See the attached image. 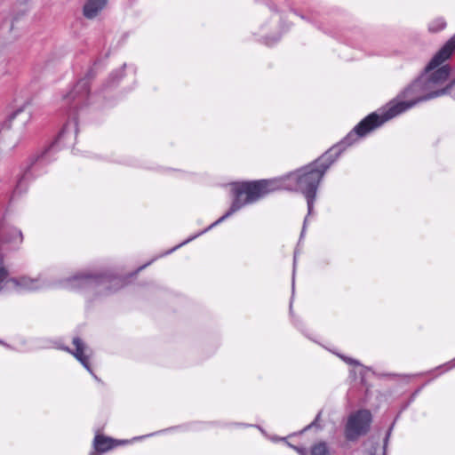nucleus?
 Here are the masks:
<instances>
[{"mask_svg":"<svg viewBox=\"0 0 455 455\" xmlns=\"http://www.w3.org/2000/svg\"><path fill=\"white\" fill-rule=\"evenodd\" d=\"M444 366L447 367V370H450V369H452L453 367H455V359L449 362L447 364H445Z\"/></svg>","mask_w":455,"mask_h":455,"instance_id":"nucleus-21","label":"nucleus"},{"mask_svg":"<svg viewBox=\"0 0 455 455\" xmlns=\"http://www.w3.org/2000/svg\"><path fill=\"white\" fill-rule=\"evenodd\" d=\"M149 264H150V262H149V263H148V264H147V266H148V265H149ZM145 267H146V265L141 266V267L139 268V270H140V269L144 268Z\"/></svg>","mask_w":455,"mask_h":455,"instance_id":"nucleus-22","label":"nucleus"},{"mask_svg":"<svg viewBox=\"0 0 455 455\" xmlns=\"http://www.w3.org/2000/svg\"><path fill=\"white\" fill-rule=\"evenodd\" d=\"M290 447H291L293 450H295L300 455H307L306 450L304 448H299L294 445H291V443H288Z\"/></svg>","mask_w":455,"mask_h":455,"instance_id":"nucleus-16","label":"nucleus"},{"mask_svg":"<svg viewBox=\"0 0 455 455\" xmlns=\"http://www.w3.org/2000/svg\"><path fill=\"white\" fill-rule=\"evenodd\" d=\"M9 273L8 271L1 267H0V291L2 290V283L4 282L12 283L18 291H34L40 289H43L46 286L44 280H43L40 276L36 278H31L28 276H21L20 278H10L8 279Z\"/></svg>","mask_w":455,"mask_h":455,"instance_id":"nucleus-7","label":"nucleus"},{"mask_svg":"<svg viewBox=\"0 0 455 455\" xmlns=\"http://www.w3.org/2000/svg\"><path fill=\"white\" fill-rule=\"evenodd\" d=\"M123 74H124V70L120 69L118 71L112 73L110 75L109 79L111 80L112 83H115L116 81L119 80L123 76Z\"/></svg>","mask_w":455,"mask_h":455,"instance_id":"nucleus-15","label":"nucleus"},{"mask_svg":"<svg viewBox=\"0 0 455 455\" xmlns=\"http://www.w3.org/2000/svg\"><path fill=\"white\" fill-rule=\"evenodd\" d=\"M310 455H328V448L325 443H319L311 448Z\"/></svg>","mask_w":455,"mask_h":455,"instance_id":"nucleus-13","label":"nucleus"},{"mask_svg":"<svg viewBox=\"0 0 455 455\" xmlns=\"http://www.w3.org/2000/svg\"><path fill=\"white\" fill-rule=\"evenodd\" d=\"M453 83H455V80L453 81Z\"/></svg>","mask_w":455,"mask_h":455,"instance_id":"nucleus-25","label":"nucleus"},{"mask_svg":"<svg viewBox=\"0 0 455 455\" xmlns=\"http://www.w3.org/2000/svg\"><path fill=\"white\" fill-rule=\"evenodd\" d=\"M371 422V414L367 410H360L350 415L346 426V437L353 441L366 434Z\"/></svg>","mask_w":455,"mask_h":455,"instance_id":"nucleus-6","label":"nucleus"},{"mask_svg":"<svg viewBox=\"0 0 455 455\" xmlns=\"http://www.w3.org/2000/svg\"><path fill=\"white\" fill-rule=\"evenodd\" d=\"M319 418H320V413L317 414L315 419L311 424H309L307 427H306L304 430H307V429L312 427L313 426H315L316 421L318 420Z\"/></svg>","mask_w":455,"mask_h":455,"instance_id":"nucleus-18","label":"nucleus"},{"mask_svg":"<svg viewBox=\"0 0 455 455\" xmlns=\"http://www.w3.org/2000/svg\"><path fill=\"white\" fill-rule=\"evenodd\" d=\"M338 356L340 357L345 363H347L348 364H351V365H360V363L357 360H355V359L347 357V356L343 355H339V354H338Z\"/></svg>","mask_w":455,"mask_h":455,"instance_id":"nucleus-14","label":"nucleus"},{"mask_svg":"<svg viewBox=\"0 0 455 455\" xmlns=\"http://www.w3.org/2000/svg\"><path fill=\"white\" fill-rule=\"evenodd\" d=\"M124 284V279L110 273L83 270L65 279L62 287L95 295H107L117 291Z\"/></svg>","mask_w":455,"mask_h":455,"instance_id":"nucleus-4","label":"nucleus"},{"mask_svg":"<svg viewBox=\"0 0 455 455\" xmlns=\"http://www.w3.org/2000/svg\"><path fill=\"white\" fill-rule=\"evenodd\" d=\"M73 344L76 347L75 350H71L68 347H62L60 348L72 354L81 363V364L93 376V378L95 379H98L89 363V359L92 355L91 349L78 337H75L73 339Z\"/></svg>","mask_w":455,"mask_h":455,"instance_id":"nucleus-8","label":"nucleus"},{"mask_svg":"<svg viewBox=\"0 0 455 455\" xmlns=\"http://www.w3.org/2000/svg\"><path fill=\"white\" fill-rule=\"evenodd\" d=\"M108 0H86L83 12L87 19L95 18L107 5Z\"/></svg>","mask_w":455,"mask_h":455,"instance_id":"nucleus-9","label":"nucleus"},{"mask_svg":"<svg viewBox=\"0 0 455 455\" xmlns=\"http://www.w3.org/2000/svg\"><path fill=\"white\" fill-rule=\"evenodd\" d=\"M93 76V71L90 70L84 77L78 80L74 87L63 96L65 104L73 109L87 105L90 99V83Z\"/></svg>","mask_w":455,"mask_h":455,"instance_id":"nucleus-5","label":"nucleus"},{"mask_svg":"<svg viewBox=\"0 0 455 455\" xmlns=\"http://www.w3.org/2000/svg\"><path fill=\"white\" fill-rule=\"evenodd\" d=\"M388 113L389 107L387 106L384 109L370 114L357 124L339 144L330 148L314 162L283 178L261 180L235 185L232 189L234 200L229 210L208 228L188 237L187 240L167 251L166 254L174 251L176 249L211 230L243 206L253 204L275 190L285 189L302 193L307 199V215H310L313 212L318 186L328 169L347 147L351 146L359 138L366 136L368 133L390 120L391 118H387Z\"/></svg>","mask_w":455,"mask_h":455,"instance_id":"nucleus-1","label":"nucleus"},{"mask_svg":"<svg viewBox=\"0 0 455 455\" xmlns=\"http://www.w3.org/2000/svg\"><path fill=\"white\" fill-rule=\"evenodd\" d=\"M30 118L31 109L27 104L14 111L10 116L9 122L13 124H27L30 120Z\"/></svg>","mask_w":455,"mask_h":455,"instance_id":"nucleus-10","label":"nucleus"},{"mask_svg":"<svg viewBox=\"0 0 455 455\" xmlns=\"http://www.w3.org/2000/svg\"><path fill=\"white\" fill-rule=\"evenodd\" d=\"M279 39H280V36H276V37H275V38H274V39H272V40H269V41H268V39H267L266 44L270 45V44H275V42H277Z\"/></svg>","mask_w":455,"mask_h":455,"instance_id":"nucleus-20","label":"nucleus"},{"mask_svg":"<svg viewBox=\"0 0 455 455\" xmlns=\"http://www.w3.org/2000/svg\"><path fill=\"white\" fill-rule=\"evenodd\" d=\"M77 132L78 128L76 117H69L59 132L55 141L41 153L36 154L29 158L24 172L17 181L13 191L14 195H20L26 191L28 181L32 178L33 172L38 167L48 164L57 148L74 145Z\"/></svg>","mask_w":455,"mask_h":455,"instance_id":"nucleus-3","label":"nucleus"},{"mask_svg":"<svg viewBox=\"0 0 455 455\" xmlns=\"http://www.w3.org/2000/svg\"><path fill=\"white\" fill-rule=\"evenodd\" d=\"M94 448L100 453H104L117 445V441L105 437L103 435H96L94 438Z\"/></svg>","mask_w":455,"mask_h":455,"instance_id":"nucleus-11","label":"nucleus"},{"mask_svg":"<svg viewBox=\"0 0 455 455\" xmlns=\"http://www.w3.org/2000/svg\"><path fill=\"white\" fill-rule=\"evenodd\" d=\"M307 222V217H306L305 220H304V223H303L300 237H302L304 235V234H305Z\"/></svg>","mask_w":455,"mask_h":455,"instance_id":"nucleus-19","label":"nucleus"},{"mask_svg":"<svg viewBox=\"0 0 455 455\" xmlns=\"http://www.w3.org/2000/svg\"><path fill=\"white\" fill-rule=\"evenodd\" d=\"M90 455H96V453H94V452H92V453H91Z\"/></svg>","mask_w":455,"mask_h":455,"instance_id":"nucleus-23","label":"nucleus"},{"mask_svg":"<svg viewBox=\"0 0 455 455\" xmlns=\"http://www.w3.org/2000/svg\"><path fill=\"white\" fill-rule=\"evenodd\" d=\"M446 27V22L443 18H437L429 23L428 28L432 32H438Z\"/></svg>","mask_w":455,"mask_h":455,"instance_id":"nucleus-12","label":"nucleus"},{"mask_svg":"<svg viewBox=\"0 0 455 455\" xmlns=\"http://www.w3.org/2000/svg\"><path fill=\"white\" fill-rule=\"evenodd\" d=\"M455 50V35L432 58L425 71L411 84L405 88L397 98L407 100H391L387 118H394L413 108L417 103L445 94L450 87H443L447 81L451 68L448 65L441 66L450 58Z\"/></svg>","mask_w":455,"mask_h":455,"instance_id":"nucleus-2","label":"nucleus"},{"mask_svg":"<svg viewBox=\"0 0 455 455\" xmlns=\"http://www.w3.org/2000/svg\"><path fill=\"white\" fill-rule=\"evenodd\" d=\"M295 265H296V256H294V262H293V273H292V294L294 293V276H295Z\"/></svg>","mask_w":455,"mask_h":455,"instance_id":"nucleus-17","label":"nucleus"},{"mask_svg":"<svg viewBox=\"0 0 455 455\" xmlns=\"http://www.w3.org/2000/svg\"><path fill=\"white\" fill-rule=\"evenodd\" d=\"M0 343L2 344L3 342L0 340Z\"/></svg>","mask_w":455,"mask_h":455,"instance_id":"nucleus-24","label":"nucleus"}]
</instances>
